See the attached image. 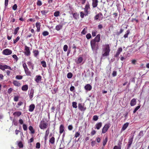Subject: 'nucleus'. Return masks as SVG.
I'll return each mask as SVG.
<instances>
[{"label": "nucleus", "instance_id": "49530a36", "mask_svg": "<svg viewBox=\"0 0 149 149\" xmlns=\"http://www.w3.org/2000/svg\"><path fill=\"white\" fill-rule=\"evenodd\" d=\"M87 32V29L86 28H84L81 32L82 34L85 35Z\"/></svg>", "mask_w": 149, "mask_h": 149}, {"label": "nucleus", "instance_id": "a211bd4d", "mask_svg": "<svg viewBox=\"0 0 149 149\" xmlns=\"http://www.w3.org/2000/svg\"><path fill=\"white\" fill-rule=\"evenodd\" d=\"M102 126V123L99 122L97 123L95 125V129H96L97 130H99L101 127Z\"/></svg>", "mask_w": 149, "mask_h": 149}, {"label": "nucleus", "instance_id": "f3484780", "mask_svg": "<svg viewBox=\"0 0 149 149\" xmlns=\"http://www.w3.org/2000/svg\"><path fill=\"white\" fill-rule=\"evenodd\" d=\"M35 108V105L33 104H31L29 108V110L30 112H32Z\"/></svg>", "mask_w": 149, "mask_h": 149}, {"label": "nucleus", "instance_id": "6e6552de", "mask_svg": "<svg viewBox=\"0 0 149 149\" xmlns=\"http://www.w3.org/2000/svg\"><path fill=\"white\" fill-rule=\"evenodd\" d=\"M122 51V49L121 47H120L117 49L116 54H115L114 56L116 58H118L120 53Z\"/></svg>", "mask_w": 149, "mask_h": 149}, {"label": "nucleus", "instance_id": "ea45409f", "mask_svg": "<svg viewBox=\"0 0 149 149\" xmlns=\"http://www.w3.org/2000/svg\"><path fill=\"white\" fill-rule=\"evenodd\" d=\"M108 140V138L107 137H105V139L103 140V146H105Z\"/></svg>", "mask_w": 149, "mask_h": 149}, {"label": "nucleus", "instance_id": "6ab92c4d", "mask_svg": "<svg viewBox=\"0 0 149 149\" xmlns=\"http://www.w3.org/2000/svg\"><path fill=\"white\" fill-rule=\"evenodd\" d=\"M83 58L81 57H80L78 58L75 61V62L77 64H79L81 63L83 61Z\"/></svg>", "mask_w": 149, "mask_h": 149}, {"label": "nucleus", "instance_id": "0e129e2a", "mask_svg": "<svg viewBox=\"0 0 149 149\" xmlns=\"http://www.w3.org/2000/svg\"><path fill=\"white\" fill-rule=\"evenodd\" d=\"M36 147L37 148H39L40 147V144L39 143H37L36 144Z\"/></svg>", "mask_w": 149, "mask_h": 149}, {"label": "nucleus", "instance_id": "cd10ccee", "mask_svg": "<svg viewBox=\"0 0 149 149\" xmlns=\"http://www.w3.org/2000/svg\"><path fill=\"white\" fill-rule=\"evenodd\" d=\"M84 9L88 10H90V4L88 2H87L86 3Z\"/></svg>", "mask_w": 149, "mask_h": 149}, {"label": "nucleus", "instance_id": "4468645a", "mask_svg": "<svg viewBox=\"0 0 149 149\" xmlns=\"http://www.w3.org/2000/svg\"><path fill=\"white\" fill-rule=\"evenodd\" d=\"M41 79L42 77L40 76L39 75H37L35 78V81L37 83H38L41 81Z\"/></svg>", "mask_w": 149, "mask_h": 149}, {"label": "nucleus", "instance_id": "774afa93", "mask_svg": "<svg viewBox=\"0 0 149 149\" xmlns=\"http://www.w3.org/2000/svg\"><path fill=\"white\" fill-rule=\"evenodd\" d=\"M113 149H121V147L120 146H115L114 147Z\"/></svg>", "mask_w": 149, "mask_h": 149}, {"label": "nucleus", "instance_id": "bf43d9fd", "mask_svg": "<svg viewBox=\"0 0 149 149\" xmlns=\"http://www.w3.org/2000/svg\"><path fill=\"white\" fill-rule=\"evenodd\" d=\"M143 131H140V132L139 133V136L140 137H141L142 136H143Z\"/></svg>", "mask_w": 149, "mask_h": 149}, {"label": "nucleus", "instance_id": "052dcab7", "mask_svg": "<svg viewBox=\"0 0 149 149\" xmlns=\"http://www.w3.org/2000/svg\"><path fill=\"white\" fill-rule=\"evenodd\" d=\"M23 103L22 102H19L18 103L17 105L16 106V107L17 108L19 107L20 106H21L22 104Z\"/></svg>", "mask_w": 149, "mask_h": 149}, {"label": "nucleus", "instance_id": "20e7f679", "mask_svg": "<svg viewBox=\"0 0 149 149\" xmlns=\"http://www.w3.org/2000/svg\"><path fill=\"white\" fill-rule=\"evenodd\" d=\"M6 69H8L10 70H12V69L11 67L5 64H0V69H1L3 71H4Z\"/></svg>", "mask_w": 149, "mask_h": 149}, {"label": "nucleus", "instance_id": "b1692460", "mask_svg": "<svg viewBox=\"0 0 149 149\" xmlns=\"http://www.w3.org/2000/svg\"><path fill=\"white\" fill-rule=\"evenodd\" d=\"M64 126L63 125H61L59 127V133L61 134L64 131Z\"/></svg>", "mask_w": 149, "mask_h": 149}, {"label": "nucleus", "instance_id": "423d86ee", "mask_svg": "<svg viewBox=\"0 0 149 149\" xmlns=\"http://www.w3.org/2000/svg\"><path fill=\"white\" fill-rule=\"evenodd\" d=\"M12 51L10 49H6L3 50L2 54L6 55H8L12 53Z\"/></svg>", "mask_w": 149, "mask_h": 149}, {"label": "nucleus", "instance_id": "72a5a7b5", "mask_svg": "<svg viewBox=\"0 0 149 149\" xmlns=\"http://www.w3.org/2000/svg\"><path fill=\"white\" fill-rule=\"evenodd\" d=\"M41 64L42 66L44 68H45L46 67V62L45 61H42L41 62Z\"/></svg>", "mask_w": 149, "mask_h": 149}, {"label": "nucleus", "instance_id": "37998d69", "mask_svg": "<svg viewBox=\"0 0 149 149\" xmlns=\"http://www.w3.org/2000/svg\"><path fill=\"white\" fill-rule=\"evenodd\" d=\"M72 76V74L71 72H69L67 74V77L69 79L71 78Z\"/></svg>", "mask_w": 149, "mask_h": 149}, {"label": "nucleus", "instance_id": "f257e3e1", "mask_svg": "<svg viewBox=\"0 0 149 149\" xmlns=\"http://www.w3.org/2000/svg\"><path fill=\"white\" fill-rule=\"evenodd\" d=\"M110 51V46L109 44L103 45H102V56H107L109 55Z\"/></svg>", "mask_w": 149, "mask_h": 149}, {"label": "nucleus", "instance_id": "f03ea898", "mask_svg": "<svg viewBox=\"0 0 149 149\" xmlns=\"http://www.w3.org/2000/svg\"><path fill=\"white\" fill-rule=\"evenodd\" d=\"M91 45L92 49L93 51H96L99 49L98 43V42L94 41V40H91Z\"/></svg>", "mask_w": 149, "mask_h": 149}, {"label": "nucleus", "instance_id": "338daca9", "mask_svg": "<svg viewBox=\"0 0 149 149\" xmlns=\"http://www.w3.org/2000/svg\"><path fill=\"white\" fill-rule=\"evenodd\" d=\"M23 66L24 70L28 68L26 65V64L25 63H23Z\"/></svg>", "mask_w": 149, "mask_h": 149}, {"label": "nucleus", "instance_id": "39448f33", "mask_svg": "<svg viewBox=\"0 0 149 149\" xmlns=\"http://www.w3.org/2000/svg\"><path fill=\"white\" fill-rule=\"evenodd\" d=\"M110 127V124H105L103 127L102 130V133L104 134L109 129Z\"/></svg>", "mask_w": 149, "mask_h": 149}, {"label": "nucleus", "instance_id": "de8ad7c7", "mask_svg": "<svg viewBox=\"0 0 149 149\" xmlns=\"http://www.w3.org/2000/svg\"><path fill=\"white\" fill-rule=\"evenodd\" d=\"M68 48V46L67 45H65L63 47V49L64 52H66L67 51Z\"/></svg>", "mask_w": 149, "mask_h": 149}, {"label": "nucleus", "instance_id": "69168bd1", "mask_svg": "<svg viewBox=\"0 0 149 149\" xmlns=\"http://www.w3.org/2000/svg\"><path fill=\"white\" fill-rule=\"evenodd\" d=\"M23 66L24 70L28 68L26 65V64L25 63H23Z\"/></svg>", "mask_w": 149, "mask_h": 149}, {"label": "nucleus", "instance_id": "1a4fd4ad", "mask_svg": "<svg viewBox=\"0 0 149 149\" xmlns=\"http://www.w3.org/2000/svg\"><path fill=\"white\" fill-rule=\"evenodd\" d=\"M95 19L96 20H100L102 18V15L101 13H99V14L97 15L95 17Z\"/></svg>", "mask_w": 149, "mask_h": 149}, {"label": "nucleus", "instance_id": "7ed1b4c3", "mask_svg": "<svg viewBox=\"0 0 149 149\" xmlns=\"http://www.w3.org/2000/svg\"><path fill=\"white\" fill-rule=\"evenodd\" d=\"M48 122L46 121L44 119H42L41 121L39 127L41 129H44L47 128L48 125Z\"/></svg>", "mask_w": 149, "mask_h": 149}, {"label": "nucleus", "instance_id": "412c9836", "mask_svg": "<svg viewBox=\"0 0 149 149\" xmlns=\"http://www.w3.org/2000/svg\"><path fill=\"white\" fill-rule=\"evenodd\" d=\"M129 124V123H125L123 125V126L121 129V131H123L125 130L128 127Z\"/></svg>", "mask_w": 149, "mask_h": 149}, {"label": "nucleus", "instance_id": "0eeeda50", "mask_svg": "<svg viewBox=\"0 0 149 149\" xmlns=\"http://www.w3.org/2000/svg\"><path fill=\"white\" fill-rule=\"evenodd\" d=\"M30 53H31L29 49V47L27 46H25L24 52V53L27 56H29L30 55Z\"/></svg>", "mask_w": 149, "mask_h": 149}, {"label": "nucleus", "instance_id": "ddd939ff", "mask_svg": "<svg viewBox=\"0 0 149 149\" xmlns=\"http://www.w3.org/2000/svg\"><path fill=\"white\" fill-rule=\"evenodd\" d=\"M92 40H94V41L98 43L100 40V35L98 34L94 39H92Z\"/></svg>", "mask_w": 149, "mask_h": 149}, {"label": "nucleus", "instance_id": "dca6fc26", "mask_svg": "<svg viewBox=\"0 0 149 149\" xmlns=\"http://www.w3.org/2000/svg\"><path fill=\"white\" fill-rule=\"evenodd\" d=\"M136 103V100L135 98H133L130 102V105L131 106H133L135 105Z\"/></svg>", "mask_w": 149, "mask_h": 149}, {"label": "nucleus", "instance_id": "13d9d810", "mask_svg": "<svg viewBox=\"0 0 149 149\" xmlns=\"http://www.w3.org/2000/svg\"><path fill=\"white\" fill-rule=\"evenodd\" d=\"M17 8V6L16 4H15L13 6L12 8L13 10H16Z\"/></svg>", "mask_w": 149, "mask_h": 149}, {"label": "nucleus", "instance_id": "5fc2aeb1", "mask_svg": "<svg viewBox=\"0 0 149 149\" xmlns=\"http://www.w3.org/2000/svg\"><path fill=\"white\" fill-rule=\"evenodd\" d=\"M12 57L14 59L16 60V61H18V59L16 55H13L12 56Z\"/></svg>", "mask_w": 149, "mask_h": 149}, {"label": "nucleus", "instance_id": "4c0bfd02", "mask_svg": "<svg viewBox=\"0 0 149 149\" xmlns=\"http://www.w3.org/2000/svg\"><path fill=\"white\" fill-rule=\"evenodd\" d=\"M85 13L86 14L85 16H87L88 14H90V12L89 10L84 9Z\"/></svg>", "mask_w": 149, "mask_h": 149}, {"label": "nucleus", "instance_id": "a18cd8bd", "mask_svg": "<svg viewBox=\"0 0 149 149\" xmlns=\"http://www.w3.org/2000/svg\"><path fill=\"white\" fill-rule=\"evenodd\" d=\"M97 33V31L96 30H94L93 31L92 33V36L93 37L95 36Z\"/></svg>", "mask_w": 149, "mask_h": 149}, {"label": "nucleus", "instance_id": "393cba45", "mask_svg": "<svg viewBox=\"0 0 149 149\" xmlns=\"http://www.w3.org/2000/svg\"><path fill=\"white\" fill-rule=\"evenodd\" d=\"M22 113L20 111H16L13 113L14 116L19 117L21 115Z\"/></svg>", "mask_w": 149, "mask_h": 149}, {"label": "nucleus", "instance_id": "aec40b11", "mask_svg": "<svg viewBox=\"0 0 149 149\" xmlns=\"http://www.w3.org/2000/svg\"><path fill=\"white\" fill-rule=\"evenodd\" d=\"M34 94V90L33 89H31L30 90L29 94V97L30 100H32V99L33 97Z\"/></svg>", "mask_w": 149, "mask_h": 149}, {"label": "nucleus", "instance_id": "6e6d98bb", "mask_svg": "<svg viewBox=\"0 0 149 149\" xmlns=\"http://www.w3.org/2000/svg\"><path fill=\"white\" fill-rule=\"evenodd\" d=\"M37 4L38 6H41L42 5L41 1L40 0H38L37 3Z\"/></svg>", "mask_w": 149, "mask_h": 149}, {"label": "nucleus", "instance_id": "473e14b6", "mask_svg": "<svg viewBox=\"0 0 149 149\" xmlns=\"http://www.w3.org/2000/svg\"><path fill=\"white\" fill-rule=\"evenodd\" d=\"M133 139V137H130L128 140V143L131 145Z\"/></svg>", "mask_w": 149, "mask_h": 149}, {"label": "nucleus", "instance_id": "a19ab883", "mask_svg": "<svg viewBox=\"0 0 149 149\" xmlns=\"http://www.w3.org/2000/svg\"><path fill=\"white\" fill-rule=\"evenodd\" d=\"M42 34L44 36H46L49 35V33L47 31H44Z\"/></svg>", "mask_w": 149, "mask_h": 149}, {"label": "nucleus", "instance_id": "c9c22d12", "mask_svg": "<svg viewBox=\"0 0 149 149\" xmlns=\"http://www.w3.org/2000/svg\"><path fill=\"white\" fill-rule=\"evenodd\" d=\"M23 76L20 75H17L15 76V78L17 79L20 80L22 79Z\"/></svg>", "mask_w": 149, "mask_h": 149}, {"label": "nucleus", "instance_id": "9d476101", "mask_svg": "<svg viewBox=\"0 0 149 149\" xmlns=\"http://www.w3.org/2000/svg\"><path fill=\"white\" fill-rule=\"evenodd\" d=\"M84 88L87 91H89L91 90L92 87L90 84H87L84 86Z\"/></svg>", "mask_w": 149, "mask_h": 149}, {"label": "nucleus", "instance_id": "680f3d73", "mask_svg": "<svg viewBox=\"0 0 149 149\" xmlns=\"http://www.w3.org/2000/svg\"><path fill=\"white\" fill-rule=\"evenodd\" d=\"M13 90V89L12 88H9L8 90V93L9 94H10L11 93Z\"/></svg>", "mask_w": 149, "mask_h": 149}, {"label": "nucleus", "instance_id": "bb28decb", "mask_svg": "<svg viewBox=\"0 0 149 149\" xmlns=\"http://www.w3.org/2000/svg\"><path fill=\"white\" fill-rule=\"evenodd\" d=\"M28 88V86L27 85H25L22 87V90L23 91H26Z\"/></svg>", "mask_w": 149, "mask_h": 149}, {"label": "nucleus", "instance_id": "5701e85b", "mask_svg": "<svg viewBox=\"0 0 149 149\" xmlns=\"http://www.w3.org/2000/svg\"><path fill=\"white\" fill-rule=\"evenodd\" d=\"M13 84L16 86H21L20 83L17 81L14 80L13 82Z\"/></svg>", "mask_w": 149, "mask_h": 149}, {"label": "nucleus", "instance_id": "864d4df0", "mask_svg": "<svg viewBox=\"0 0 149 149\" xmlns=\"http://www.w3.org/2000/svg\"><path fill=\"white\" fill-rule=\"evenodd\" d=\"M18 146L20 148H22L23 147V145L21 142H19L18 144Z\"/></svg>", "mask_w": 149, "mask_h": 149}, {"label": "nucleus", "instance_id": "8fccbe9b", "mask_svg": "<svg viewBox=\"0 0 149 149\" xmlns=\"http://www.w3.org/2000/svg\"><path fill=\"white\" fill-rule=\"evenodd\" d=\"M86 38L88 39H90V38H91V34L89 33L87 34L86 35Z\"/></svg>", "mask_w": 149, "mask_h": 149}, {"label": "nucleus", "instance_id": "2eb2a0df", "mask_svg": "<svg viewBox=\"0 0 149 149\" xmlns=\"http://www.w3.org/2000/svg\"><path fill=\"white\" fill-rule=\"evenodd\" d=\"M63 25V24H60L56 25L55 27L56 30L57 31H59L62 28Z\"/></svg>", "mask_w": 149, "mask_h": 149}, {"label": "nucleus", "instance_id": "2f4dec72", "mask_svg": "<svg viewBox=\"0 0 149 149\" xmlns=\"http://www.w3.org/2000/svg\"><path fill=\"white\" fill-rule=\"evenodd\" d=\"M54 16L57 17L59 16L60 12L58 11H56L54 13Z\"/></svg>", "mask_w": 149, "mask_h": 149}, {"label": "nucleus", "instance_id": "c756f323", "mask_svg": "<svg viewBox=\"0 0 149 149\" xmlns=\"http://www.w3.org/2000/svg\"><path fill=\"white\" fill-rule=\"evenodd\" d=\"M33 52L34 54V56L37 57V56L39 54V52L38 50H34L33 51Z\"/></svg>", "mask_w": 149, "mask_h": 149}, {"label": "nucleus", "instance_id": "7c9ffc66", "mask_svg": "<svg viewBox=\"0 0 149 149\" xmlns=\"http://www.w3.org/2000/svg\"><path fill=\"white\" fill-rule=\"evenodd\" d=\"M29 130L31 131V132L32 134H34V130L32 126H29Z\"/></svg>", "mask_w": 149, "mask_h": 149}, {"label": "nucleus", "instance_id": "e433bc0d", "mask_svg": "<svg viewBox=\"0 0 149 149\" xmlns=\"http://www.w3.org/2000/svg\"><path fill=\"white\" fill-rule=\"evenodd\" d=\"M130 33V31L129 30H128L127 32L125 34L124 36V37L125 38H127L128 37V36L129 34Z\"/></svg>", "mask_w": 149, "mask_h": 149}, {"label": "nucleus", "instance_id": "4d7b16f0", "mask_svg": "<svg viewBox=\"0 0 149 149\" xmlns=\"http://www.w3.org/2000/svg\"><path fill=\"white\" fill-rule=\"evenodd\" d=\"M80 135V133L79 132H76L75 134L74 137L77 138Z\"/></svg>", "mask_w": 149, "mask_h": 149}, {"label": "nucleus", "instance_id": "79ce46f5", "mask_svg": "<svg viewBox=\"0 0 149 149\" xmlns=\"http://www.w3.org/2000/svg\"><path fill=\"white\" fill-rule=\"evenodd\" d=\"M86 14L84 13L83 11H81L80 13V17L81 18H83L84 16H85Z\"/></svg>", "mask_w": 149, "mask_h": 149}, {"label": "nucleus", "instance_id": "a878e982", "mask_svg": "<svg viewBox=\"0 0 149 149\" xmlns=\"http://www.w3.org/2000/svg\"><path fill=\"white\" fill-rule=\"evenodd\" d=\"M25 74L27 76H31V72L29 70V69L27 68L24 70Z\"/></svg>", "mask_w": 149, "mask_h": 149}, {"label": "nucleus", "instance_id": "e2e57ef3", "mask_svg": "<svg viewBox=\"0 0 149 149\" xmlns=\"http://www.w3.org/2000/svg\"><path fill=\"white\" fill-rule=\"evenodd\" d=\"M41 12L43 15H45L47 13V10H42Z\"/></svg>", "mask_w": 149, "mask_h": 149}, {"label": "nucleus", "instance_id": "f704fd0d", "mask_svg": "<svg viewBox=\"0 0 149 149\" xmlns=\"http://www.w3.org/2000/svg\"><path fill=\"white\" fill-rule=\"evenodd\" d=\"M19 29V27H17L15 29H14L13 34L15 35L17 34Z\"/></svg>", "mask_w": 149, "mask_h": 149}, {"label": "nucleus", "instance_id": "58836bf2", "mask_svg": "<svg viewBox=\"0 0 149 149\" xmlns=\"http://www.w3.org/2000/svg\"><path fill=\"white\" fill-rule=\"evenodd\" d=\"M72 106L73 108H77V103L76 102H73L72 103Z\"/></svg>", "mask_w": 149, "mask_h": 149}, {"label": "nucleus", "instance_id": "f8f14e48", "mask_svg": "<svg viewBox=\"0 0 149 149\" xmlns=\"http://www.w3.org/2000/svg\"><path fill=\"white\" fill-rule=\"evenodd\" d=\"M92 6L93 8H95L97 7L98 5V0H92Z\"/></svg>", "mask_w": 149, "mask_h": 149}, {"label": "nucleus", "instance_id": "603ef678", "mask_svg": "<svg viewBox=\"0 0 149 149\" xmlns=\"http://www.w3.org/2000/svg\"><path fill=\"white\" fill-rule=\"evenodd\" d=\"M98 119V117L96 115L94 116L93 117V120L94 121H97Z\"/></svg>", "mask_w": 149, "mask_h": 149}, {"label": "nucleus", "instance_id": "c85d7f7f", "mask_svg": "<svg viewBox=\"0 0 149 149\" xmlns=\"http://www.w3.org/2000/svg\"><path fill=\"white\" fill-rule=\"evenodd\" d=\"M55 139L54 137H52L49 140V142L52 144H54L55 142Z\"/></svg>", "mask_w": 149, "mask_h": 149}, {"label": "nucleus", "instance_id": "9b49d317", "mask_svg": "<svg viewBox=\"0 0 149 149\" xmlns=\"http://www.w3.org/2000/svg\"><path fill=\"white\" fill-rule=\"evenodd\" d=\"M78 108L81 111H84L86 109V108L82 104L79 103L78 104Z\"/></svg>", "mask_w": 149, "mask_h": 149}, {"label": "nucleus", "instance_id": "4be33fe9", "mask_svg": "<svg viewBox=\"0 0 149 149\" xmlns=\"http://www.w3.org/2000/svg\"><path fill=\"white\" fill-rule=\"evenodd\" d=\"M36 25L37 28V31L39 32L40 30V22H37L36 24Z\"/></svg>", "mask_w": 149, "mask_h": 149}, {"label": "nucleus", "instance_id": "c03bdc74", "mask_svg": "<svg viewBox=\"0 0 149 149\" xmlns=\"http://www.w3.org/2000/svg\"><path fill=\"white\" fill-rule=\"evenodd\" d=\"M140 107V106H138L136 107L134 109L133 111V113H135Z\"/></svg>", "mask_w": 149, "mask_h": 149}, {"label": "nucleus", "instance_id": "09e8293b", "mask_svg": "<svg viewBox=\"0 0 149 149\" xmlns=\"http://www.w3.org/2000/svg\"><path fill=\"white\" fill-rule=\"evenodd\" d=\"M19 39L20 38L19 37V36L17 37L15 40H14V43L15 44L19 40Z\"/></svg>", "mask_w": 149, "mask_h": 149}, {"label": "nucleus", "instance_id": "3c124183", "mask_svg": "<svg viewBox=\"0 0 149 149\" xmlns=\"http://www.w3.org/2000/svg\"><path fill=\"white\" fill-rule=\"evenodd\" d=\"M23 128L24 129V131H26L27 129V125L24 124L23 125Z\"/></svg>", "mask_w": 149, "mask_h": 149}]
</instances>
